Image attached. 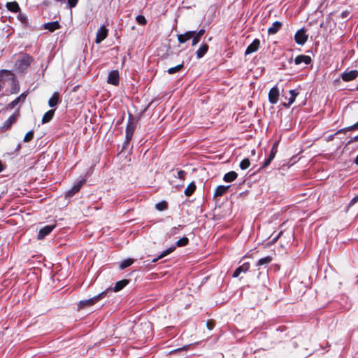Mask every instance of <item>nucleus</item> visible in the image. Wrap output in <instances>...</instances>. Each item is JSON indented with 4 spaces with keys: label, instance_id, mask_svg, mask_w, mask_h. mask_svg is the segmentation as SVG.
<instances>
[{
    "label": "nucleus",
    "instance_id": "obj_18",
    "mask_svg": "<svg viewBox=\"0 0 358 358\" xmlns=\"http://www.w3.org/2000/svg\"><path fill=\"white\" fill-rule=\"evenodd\" d=\"M311 62V58L307 55H299L295 58L294 62L296 64H301V63H304L306 64H310Z\"/></svg>",
    "mask_w": 358,
    "mask_h": 358
},
{
    "label": "nucleus",
    "instance_id": "obj_36",
    "mask_svg": "<svg viewBox=\"0 0 358 358\" xmlns=\"http://www.w3.org/2000/svg\"><path fill=\"white\" fill-rule=\"evenodd\" d=\"M250 165V160L248 159H244L242 160L240 163V167L241 169H248Z\"/></svg>",
    "mask_w": 358,
    "mask_h": 358
},
{
    "label": "nucleus",
    "instance_id": "obj_34",
    "mask_svg": "<svg viewBox=\"0 0 358 358\" xmlns=\"http://www.w3.org/2000/svg\"><path fill=\"white\" fill-rule=\"evenodd\" d=\"M155 208L159 211H162L168 208V203H156Z\"/></svg>",
    "mask_w": 358,
    "mask_h": 358
},
{
    "label": "nucleus",
    "instance_id": "obj_9",
    "mask_svg": "<svg viewBox=\"0 0 358 358\" xmlns=\"http://www.w3.org/2000/svg\"><path fill=\"white\" fill-rule=\"evenodd\" d=\"M295 41L299 45H303L308 39V36L306 34L304 29H299L294 36Z\"/></svg>",
    "mask_w": 358,
    "mask_h": 358
},
{
    "label": "nucleus",
    "instance_id": "obj_40",
    "mask_svg": "<svg viewBox=\"0 0 358 358\" xmlns=\"http://www.w3.org/2000/svg\"><path fill=\"white\" fill-rule=\"evenodd\" d=\"M136 21L139 24L145 25L147 23L145 17L143 15H138L136 17Z\"/></svg>",
    "mask_w": 358,
    "mask_h": 358
},
{
    "label": "nucleus",
    "instance_id": "obj_7",
    "mask_svg": "<svg viewBox=\"0 0 358 358\" xmlns=\"http://www.w3.org/2000/svg\"><path fill=\"white\" fill-rule=\"evenodd\" d=\"M136 129V124L134 122L133 120H129L128 121L127 128H126V143H128L131 139L132 138L134 132Z\"/></svg>",
    "mask_w": 358,
    "mask_h": 358
},
{
    "label": "nucleus",
    "instance_id": "obj_49",
    "mask_svg": "<svg viewBox=\"0 0 358 358\" xmlns=\"http://www.w3.org/2000/svg\"><path fill=\"white\" fill-rule=\"evenodd\" d=\"M354 141H358V135L355 136L353 138H352L350 141H349L348 142V144L349 143H351L352 142H354Z\"/></svg>",
    "mask_w": 358,
    "mask_h": 358
},
{
    "label": "nucleus",
    "instance_id": "obj_29",
    "mask_svg": "<svg viewBox=\"0 0 358 358\" xmlns=\"http://www.w3.org/2000/svg\"><path fill=\"white\" fill-rule=\"evenodd\" d=\"M54 113L55 111L53 110H50L48 112H46L42 118V123L44 124L50 121L53 117Z\"/></svg>",
    "mask_w": 358,
    "mask_h": 358
},
{
    "label": "nucleus",
    "instance_id": "obj_52",
    "mask_svg": "<svg viewBox=\"0 0 358 358\" xmlns=\"http://www.w3.org/2000/svg\"><path fill=\"white\" fill-rule=\"evenodd\" d=\"M355 162L358 165V155L357 156Z\"/></svg>",
    "mask_w": 358,
    "mask_h": 358
},
{
    "label": "nucleus",
    "instance_id": "obj_55",
    "mask_svg": "<svg viewBox=\"0 0 358 358\" xmlns=\"http://www.w3.org/2000/svg\"><path fill=\"white\" fill-rule=\"evenodd\" d=\"M357 281H358V278H357Z\"/></svg>",
    "mask_w": 358,
    "mask_h": 358
},
{
    "label": "nucleus",
    "instance_id": "obj_50",
    "mask_svg": "<svg viewBox=\"0 0 358 358\" xmlns=\"http://www.w3.org/2000/svg\"><path fill=\"white\" fill-rule=\"evenodd\" d=\"M351 201H358V194L352 198Z\"/></svg>",
    "mask_w": 358,
    "mask_h": 358
},
{
    "label": "nucleus",
    "instance_id": "obj_6",
    "mask_svg": "<svg viewBox=\"0 0 358 358\" xmlns=\"http://www.w3.org/2000/svg\"><path fill=\"white\" fill-rule=\"evenodd\" d=\"M19 110H16L7 120H6L1 127L3 131H6L10 128L12 124L16 122L19 117Z\"/></svg>",
    "mask_w": 358,
    "mask_h": 358
},
{
    "label": "nucleus",
    "instance_id": "obj_27",
    "mask_svg": "<svg viewBox=\"0 0 358 358\" xmlns=\"http://www.w3.org/2000/svg\"><path fill=\"white\" fill-rule=\"evenodd\" d=\"M237 173L235 171H230L224 176V180L227 182L234 181L237 178Z\"/></svg>",
    "mask_w": 358,
    "mask_h": 358
},
{
    "label": "nucleus",
    "instance_id": "obj_4",
    "mask_svg": "<svg viewBox=\"0 0 358 358\" xmlns=\"http://www.w3.org/2000/svg\"><path fill=\"white\" fill-rule=\"evenodd\" d=\"M86 182L85 179H80L76 182L71 189L67 191L65 194V199H69L72 197L76 193H77L81 188V187Z\"/></svg>",
    "mask_w": 358,
    "mask_h": 358
},
{
    "label": "nucleus",
    "instance_id": "obj_1",
    "mask_svg": "<svg viewBox=\"0 0 358 358\" xmlns=\"http://www.w3.org/2000/svg\"><path fill=\"white\" fill-rule=\"evenodd\" d=\"M32 58L28 55H22L19 57L15 64V69L17 71L23 73L30 66Z\"/></svg>",
    "mask_w": 358,
    "mask_h": 358
},
{
    "label": "nucleus",
    "instance_id": "obj_41",
    "mask_svg": "<svg viewBox=\"0 0 358 358\" xmlns=\"http://www.w3.org/2000/svg\"><path fill=\"white\" fill-rule=\"evenodd\" d=\"M278 143V142H275L272 147L271 153L269 155V157H271V158H274L276 155Z\"/></svg>",
    "mask_w": 358,
    "mask_h": 358
},
{
    "label": "nucleus",
    "instance_id": "obj_3",
    "mask_svg": "<svg viewBox=\"0 0 358 358\" xmlns=\"http://www.w3.org/2000/svg\"><path fill=\"white\" fill-rule=\"evenodd\" d=\"M86 182L85 179H80L76 182L71 189L67 191L65 194V199H69L72 197L76 193H77L81 188V187Z\"/></svg>",
    "mask_w": 358,
    "mask_h": 358
},
{
    "label": "nucleus",
    "instance_id": "obj_16",
    "mask_svg": "<svg viewBox=\"0 0 358 358\" xmlns=\"http://www.w3.org/2000/svg\"><path fill=\"white\" fill-rule=\"evenodd\" d=\"M129 283V280H122L118 282H117L115 285V286L113 288H108L107 292L108 291H113V292H119L121 289H122L127 284Z\"/></svg>",
    "mask_w": 358,
    "mask_h": 358
},
{
    "label": "nucleus",
    "instance_id": "obj_17",
    "mask_svg": "<svg viewBox=\"0 0 358 358\" xmlns=\"http://www.w3.org/2000/svg\"><path fill=\"white\" fill-rule=\"evenodd\" d=\"M250 268L249 263H244L243 265L238 266L233 273L232 277L237 278L241 273H245Z\"/></svg>",
    "mask_w": 358,
    "mask_h": 358
},
{
    "label": "nucleus",
    "instance_id": "obj_11",
    "mask_svg": "<svg viewBox=\"0 0 358 358\" xmlns=\"http://www.w3.org/2000/svg\"><path fill=\"white\" fill-rule=\"evenodd\" d=\"M108 35V29L105 27L104 25H102L96 32L95 42L96 43H99L102 41H103Z\"/></svg>",
    "mask_w": 358,
    "mask_h": 358
},
{
    "label": "nucleus",
    "instance_id": "obj_12",
    "mask_svg": "<svg viewBox=\"0 0 358 358\" xmlns=\"http://www.w3.org/2000/svg\"><path fill=\"white\" fill-rule=\"evenodd\" d=\"M279 94V90L277 87L271 88L268 93V100L270 103L272 104L276 103L278 101Z\"/></svg>",
    "mask_w": 358,
    "mask_h": 358
},
{
    "label": "nucleus",
    "instance_id": "obj_38",
    "mask_svg": "<svg viewBox=\"0 0 358 358\" xmlns=\"http://www.w3.org/2000/svg\"><path fill=\"white\" fill-rule=\"evenodd\" d=\"M357 128H358V122L352 126H350L347 128L339 130L337 133H341V132H345L346 131L355 130Z\"/></svg>",
    "mask_w": 358,
    "mask_h": 358
},
{
    "label": "nucleus",
    "instance_id": "obj_14",
    "mask_svg": "<svg viewBox=\"0 0 358 358\" xmlns=\"http://www.w3.org/2000/svg\"><path fill=\"white\" fill-rule=\"evenodd\" d=\"M260 45V41L259 39H255L253 42L247 48L245 54L250 55L256 52Z\"/></svg>",
    "mask_w": 358,
    "mask_h": 358
},
{
    "label": "nucleus",
    "instance_id": "obj_46",
    "mask_svg": "<svg viewBox=\"0 0 358 358\" xmlns=\"http://www.w3.org/2000/svg\"><path fill=\"white\" fill-rule=\"evenodd\" d=\"M206 327H207V329H209V330H212L214 327V324L213 322H210V321H208L207 323H206Z\"/></svg>",
    "mask_w": 358,
    "mask_h": 358
},
{
    "label": "nucleus",
    "instance_id": "obj_2",
    "mask_svg": "<svg viewBox=\"0 0 358 358\" xmlns=\"http://www.w3.org/2000/svg\"><path fill=\"white\" fill-rule=\"evenodd\" d=\"M106 294H107V290H105L90 299H85V300H81L79 301V303L78 304V307L79 309H83L87 306H92V305L95 304L96 303H97L100 299L105 297L106 296Z\"/></svg>",
    "mask_w": 358,
    "mask_h": 358
},
{
    "label": "nucleus",
    "instance_id": "obj_31",
    "mask_svg": "<svg viewBox=\"0 0 358 358\" xmlns=\"http://www.w3.org/2000/svg\"><path fill=\"white\" fill-rule=\"evenodd\" d=\"M196 189V185L194 182H191L185 190L186 196H190Z\"/></svg>",
    "mask_w": 358,
    "mask_h": 358
},
{
    "label": "nucleus",
    "instance_id": "obj_54",
    "mask_svg": "<svg viewBox=\"0 0 358 358\" xmlns=\"http://www.w3.org/2000/svg\"><path fill=\"white\" fill-rule=\"evenodd\" d=\"M357 90H358V85H357Z\"/></svg>",
    "mask_w": 358,
    "mask_h": 358
},
{
    "label": "nucleus",
    "instance_id": "obj_39",
    "mask_svg": "<svg viewBox=\"0 0 358 358\" xmlns=\"http://www.w3.org/2000/svg\"><path fill=\"white\" fill-rule=\"evenodd\" d=\"M34 138V132L32 131H30L26 134V135L24 137V142H29L31 141Z\"/></svg>",
    "mask_w": 358,
    "mask_h": 358
},
{
    "label": "nucleus",
    "instance_id": "obj_19",
    "mask_svg": "<svg viewBox=\"0 0 358 358\" xmlns=\"http://www.w3.org/2000/svg\"><path fill=\"white\" fill-rule=\"evenodd\" d=\"M175 250H176V246L175 245L171 246L168 249L164 250L157 258L153 259L152 262L155 263V262H157L159 259L164 258V257H166L169 254H170L172 252H173Z\"/></svg>",
    "mask_w": 358,
    "mask_h": 358
},
{
    "label": "nucleus",
    "instance_id": "obj_45",
    "mask_svg": "<svg viewBox=\"0 0 358 358\" xmlns=\"http://www.w3.org/2000/svg\"><path fill=\"white\" fill-rule=\"evenodd\" d=\"M13 84H14V87L13 89L12 90L11 92L12 93H17L19 90V86L17 83H15V82L13 80Z\"/></svg>",
    "mask_w": 358,
    "mask_h": 358
},
{
    "label": "nucleus",
    "instance_id": "obj_43",
    "mask_svg": "<svg viewBox=\"0 0 358 358\" xmlns=\"http://www.w3.org/2000/svg\"><path fill=\"white\" fill-rule=\"evenodd\" d=\"M27 96V94L26 93H22L20 96H19L18 97L16 98V99L17 100V101L20 103V102H24L25 98Z\"/></svg>",
    "mask_w": 358,
    "mask_h": 358
},
{
    "label": "nucleus",
    "instance_id": "obj_23",
    "mask_svg": "<svg viewBox=\"0 0 358 358\" xmlns=\"http://www.w3.org/2000/svg\"><path fill=\"white\" fill-rule=\"evenodd\" d=\"M272 261V257L271 256H266L263 258H261L258 260L256 264V266L259 267V269L262 266L267 265L271 263Z\"/></svg>",
    "mask_w": 358,
    "mask_h": 358
},
{
    "label": "nucleus",
    "instance_id": "obj_24",
    "mask_svg": "<svg viewBox=\"0 0 358 358\" xmlns=\"http://www.w3.org/2000/svg\"><path fill=\"white\" fill-rule=\"evenodd\" d=\"M230 186H224V185H220V186H218L215 191V193H214V195L215 196H222L224 194H225L227 192V191L228 190V189L229 188Z\"/></svg>",
    "mask_w": 358,
    "mask_h": 358
},
{
    "label": "nucleus",
    "instance_id": "obj_47",
    "mask_svg": "<svg viewBox=\"0 0 358 358\" xmlns=\"http://www.w3.org/2000/svg\"><path fill=\"white\" fill-rule=\"evenodd\" d=\"M273 159V158H271V157H268V158L265 161L263 167H266L271 163Z\"/></svg>",
    "mask_w": 358,
    "mask_h": 358
},
{
    "label": "nucleus",
    "instance_id": "obj_30",
    "mask_svg": "<svg viewBox=\"0 0 358 358\" xmlns=\"http://www.w3.org/2000/svg\"><path fill=\"white\" fill-rule=\"evenodd\" d=\"M133 263H134L133 259L129 258V259H124L122 262H121V263L120 264V268L121 270H123V269L127 268L128 266H131Z\"/></svg>",
    "mask_w": 358,
    "mask_h": 358
},
{
    "label": "nucleus",
    "instance_id": "obj_35",
    "mask_svg": "<svg viewBox=\"0 0 358 358\" xmlns=\"http://www.w3.org/2000/svg\"><path fill=\"white\" fill-rule=\"evenodd\" d=\"M17 19L24 24L27 25L28 24V18L27 17L23 14V13H19L17 15Z\"/></svg>",
    "mask_w": 358,
    "mask_h": 358
},
{
    "label": "nucleus",
    "instance_id": "obj_53",
    "mask_svg": "<svg viewBox=\"0 0 358 358\" xmlns=\"http://www.w3.org/2000/svg\"><path fill=\"white\" fill-rule=\"evenodd\" d=\"M3 170L1 162H0V172Z\"/></svg>",
    "mask_w": 358,
    "mask_h": 358
},
{
    "label": "nucleus",
    "instance_id": "obj_5",
    "mask_svg": "<svg viewBox=\"0 0 358 358\" xmlns=\"http://www.w3.org/2000/svg\"><path fill=\"white\" fill-rule=\"evenodd\" d=\"M86 182L85 179H80L76 182L71 189L67 191L65 194V199H69L72 197L76 193H77L81 188V187Z\"/></svg>",
    "mask_w": 358,
    "mask_h": 358
},
{
    "label": "nucleus",
    "instance_id": "obj_13",
    "mask_svg": "<svg viewBox=\"0 0 358 358\" xmlns=\"http://www.w3.org/2000/svg\"><path fill=\"white\" fill-rule=\"evenodd\" d=\"M358 76V71L352 70L348 72H344L342 74V79L344 81H350L355 79Z\"/></svg>",
    "mask_w": 358,
    "mask_h": 358
},
{
    "label": "nucleus",
    "instance_id": "obj_26",
    "mask_svg": "<svg viewBox=\"0 0 358 358\" xmlns=\"http://www.w3.org/2000/svg\"><path fill=\"white\" fill-rule=\"evenodd\" d=\"M6 8L10 11L15 12V13L19 12L20 10L18 3L17 2H15V1L8 2L6 3Z\"/></svg>",
    "mask_w": 358,
    "mask_h": 358
},
{
    "label": "nucleus",
    "instance_id": "obj_25",
    "mask_svg": "<svg viewBox=\"0 0 358 358\" xmlns=\"http://www.w3.org/2000/svg\"><path fill=\"white\" fill-rule=\"evenodd\" d=\"M59 99V95L58 92H55L51 98L48 101V105L50 107H55L57 105Z\"/></svg>",
    "mask_w": 358,
    "mask_h": 358
},
{
    "label": "nucleus",
    "instance_id": "obj_28",
    "mask_svg": "<svg viewBox=\"0 0 358 358\" xmlns=\"http://www.w3.org/2000/svg\"><path fill=\"white\" fill-rule=\"evenodd\" d=\"M204 29H201L197 33L195 32V34L192 37V45H195L199 42L200 38L204 34Z\"/></svg>",
    "mask_w": 358,
    "mask_h": 358
},
{
    "label": "nucleus",
    "instance_id": "obj_42",
    "mask_svg": "<svg viewBox=\"0 0 358 358\" xmlns=\"http://www.w3.org/2000/svg\"><path fill=\"white\" fill-rule=\"evenodd\" d=\"M282 234V231H280V233H278L276 236H275L272 238V240L268 243V245H271V244L275 243L279 239V238L280 237Z\"/></svg>",
    "mask_w": 358,
    "mask_h": 358
},
{
    "label": "nucleus",
    "instance_id": "obj_15",
    "mask_svg": "<svg viewBox=\"0 0 358 358\" xmlns=\"http://www.w3.org/2000/svg\"><path fill=\"white\" fill-rule=\"evenodd\" d=\"M194 34H195L194 31H189L185 32L183 34H178V40L179 43H184L186 41H187L188 40H189L190 38H192Z\"/></svg>",
    "mask_w": 358,
    "mask_h": 358
},
{
    "label": "nucleus",
    "instance_id": "obj_33",
    "mask_svg": "<svg viewBox=\"0 0 358 358\" xmlns=\"http://www.w3.org/2000/svg\"><path fill=\"white\" fill-rule=\"evenodd\" d=\"M188 242H189V239L184 236L182 238H181L180 239H179L178 241H177V242L176 243V245L178 246V247H183V246H185L188 244Z\"/></svg>",
    "mask_w": 358,
    "mask_h": 358
},
{
    "label": "nucleus",
    "instance_id": "obj_37",
    "mask_svg": "<svg viewBox=\"0 0 358 358\" xmlns=\"http://www.w3.org/2000/svg\"><path fill=\"white\" fill-rule=\"evenodd\" d=\"M289 94H290L291 96L289 99V103L288 104L291 105L292 103H294L296 96L298 95V93L296 92V91L294 90H291L289 91Z\"/></svg>",
    "mask_w": 358,
    "mask_h": 358
},
{
    "label": "nucleus",
    "instance_id": "obj_51",
    "mask_svg": "<svg viewBox=\"0 0 358 358\" xmlns=\"http://www.w3.org/2000/svg\"><path fill=\"white\" fill-rule=\"evenodd\" d=\"M354 203H353V202L350 203H349V205H348V206L347 207V208H346V210H345V211L347 212V211L348 210V209H349V208H350V207H351Z\"/></svg>",
    "mask_w": 358,
    "mask_h": 358
},
{
    "label": "nucleus",
    "instance_id": "obj_44",
    "mask_svg": "<svg viewBox=\"0 0 358 358\" xmlns=\"http://www.w3.org/2000/svg\"><path fill=\"white\" fill-rule=\"evenodd\" d=\"M19 103V102L17 101V100L15 99V100H13V101H11L8 107L10 108V109H13L16 105H17Z\"/></svg>",
    "mask_w": 358,
    "mask_h": 358
},
{
    "label": "nucleus",
    "instance_id": "obj_32",
    "mask_svg": "<svg viewBox=\"0 0 358 358\" xmlns=\"http://www.w3.org/2000/svg\"><path fill=\"white\" fill-rule=\"evenodd\" d=\"M183 66H184L183 63H182V64H180L179 65H177L175 67H171V68L169 69L167 72L169 74H173V73H175L176 72L180 71L183 68Z\"/></svg>",
    "mask_w": 358,
    "mask_h": 358
},
{
    "label": "nucleus",
    "instance_id": "obj_21",
    "mask_svg": "<svg viewBox=\"0 0 358 358\" xmlns=\"http://www.w3.org/2000/svg\"><path fill=\"white\" fill-rule=\"evenodd\" d=\"M282 27V23L280 22L276 21L273 23L272 26L268 28V33L269 34H276Z\"/></svg>",
    "mask_w": 358,
    "mask_h": 358
},
{
    "label": "nucleus",
    "instance_id": "obj_20",
    "mask_svg": "<svg viewBox=\"0 0 358 358\" xmlns=\"http://www.w3.org/2000/svg\"><path fill=\"white\" fill-rule=\"evenodd\" d=\"M44 28L52 32L60 28V25L57 21L48 22L44 24Z\"/></svg>",
    "mask_w": 358,
    "mask_h": 358
},
{
    "label": "nucleus",
    "instance_id": "obj_8",
    "mask_svg": "<svg viewBox=\"0 0 358 358\" xmlns=\"http://www.w3.org/2000/svg\"><path fill=\"white\" fill-rule=\"evenodd\" d=\"M56 224H52V225H46L43 227H42L37 235V238L38 240L43 239L46 236L50 234L52 230L55 228Z\"/></svg>",
    "mask_w": 358,
    "mask_h": 358
},
{
    "label": "nucleus",
    "instance_id": "obj_48",
    "mask_svg": "<svg viewBox=\"0 0 358 358\" xmlns=\"http://www.w3.org/2000/svg\"><path fill=\"white\" fill-rule=\"evenodd\" d=\"M185 174V173L184 171H179L178 172V178H182Z\"/></svg>",
    "mask_w": 358,
    "mask_h": 358
},
{
    "label": "nucleus",
    "instance_id": "obj_22",
    "mask_svg": "<svg viewBox=\"0 0 358 358\" xmlns=\"http://www.w3.org/2000/svg\"><path fill=\"white\" fill-rule=\"evenodd\" d=\"M208 50V45L206 43L202 44L200 48L196 52L197 58L200 59L207 52Z\"/></svg>",
    "mask_w": 358,
    "mask_h": 358
},
{
    "label": "nucleus",
    "instance_id": "obj_10",
    "mask_svg": "<svg viewBox=\"0 0 358 358\" xmlns=\"http://www.w3.org/2000/svg\"><path fill=\"white\" fill-rule=\"evenodd\" d=\"M119 81L120 75L118 71L113 70L110 71L107 78L108 83L117 86L119 85Z\"/></svg>",
    "mask_w": 358,
    "mask_h": 358
}]
</instances>
